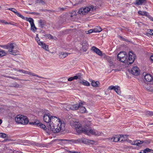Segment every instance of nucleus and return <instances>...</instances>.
<instances>
[{"instance_id": "nucleus-1", "label": "nucleus", "mask_w": 153, "mask_h": 153, "mask_svg": "<svg viewBox=\"0 0 153 153\" xmlns=\"http://www.w3.org/2000/svg\"><path fill=\"white\" fill-rule=\"evenodd\" d=\"M56 120V122L55 125L54 123V122H55L54 121H53V123L51 124V126L48 127L49 129H50L54 133L58 132L61 130L63 131L65 129V124L64 123L62 122L59 118Z\"/></svg>"}, {"instance_id": "nucleus-2", "label": "nucleus", "mask_w": 153, "mask_h": 153, "mask_svg": "<svg viewBox=\"0 0 153 153\" xmlns=\"http://www.w3.org/2000/svg\"><path fill=\"white\" fill-rule=\"evenodd\" d=\"M57 118L54 116H51L50 114H44L43 116V120L44 121L47 123V126L49 127V126H51V124L53 123V121L57 119Z\"/></svg>"}, {"instance_id": "nucleus-3", "label": "nucleus", "mask_w": 153, "mask_h": 153, "mask_svg": "<svg viewBox=\"0 0 153 153\" xmlns=\"http://www.w3.org/2000/svg\"><path fill=\"white\" fill-rule=\"evenodd\" d=\"M15 121L18 123L24 125H26L29 122L28 119L25 117L19 115H18L16 116L15 118Z\"/></svg>"}, {"instance_id": "nucleus-4", "label": "nucleus", "mask_w": 153, "mask_h": 153, "mask_svg": "<svg viewBox=\"0 0 153 153\" xmlns=\"http://www.w3.org/2000/svg\"><path fill=\"white\" fill-rule=\"evenodd\" d=\"M82 131L88 135L91 134L95 136H99L101 134L100 132H98L94 129H90L89 128H83L82 129Z\"/></svg>"}, {"instance_id": "nucleus-5", "label": "nucleus", "mask_w": 153, "mask_h": 153, "mask_svg": "<svg viewBox=\"0 0 153 153\" xmlns=\"http://www.w3.org/2000/svg\"><path fill=\"white\" fill-rule=\"evenodd\" d=\"M127 57L128 55L126 52L124 51H120L117 55V59L121 62L125 64L127 63Z\"/></svg>"}, {"instance_id": "nucleus-6", "label": "nucleus", "mask_w": 153, "mask_h": 153, "mask_svg": "<svg viewBox=\"0 0 153 153\" xmlns=\"http://www.w3.org/2000/svg\"><path fill=\"white\" fill-rule=\"evenodd\" d=\"M135 57V55L133 53V52L131 51L129 52L127 57V62L126 64L128 65L132 64L134 62Z\"/></svg>"}, {"instance_id": "nucleus-7", "label": "nucleus", "mask_w": 153, "mask_h": 153, "mask_svg": "<svg viewBox=\"0 0 153 153\" xmlns=\"http://www.w3.org/2000/svg\"><path fill=\"white\" fill-rule=\"evenodd\" d=\"M143 75L144 76V77L145 80V82L146 81L153 83V78L150 74H146V73L144 72L143 73Z\"/></svg>"}, {"instance_id": "nucleus-8", "label": "nucleus", "mask_w": 153, "mask_h": 153, "mask_svg": "<svg viewBox=\"0 0 153 153\" xmlns=\"http://www.w3.org/2000/svg\"><path fill=\"white\" fill-rule=\"evenodd\" d=\"M16 70L17 71H18L19 72H22V73H23V74H28L29 75H31L32 76H36L38 77L41 78L42 79L44 78L43 77L40 76H39L38 75H37L36 74H34L33 72H30V71H25L24 70H18L17 69H16Z\"/></svg>"}, {"instance_id": "nucleus-9", "label": "nucleus", "mask_w": 153, "mask_h": 153, "mask_svg": "<svg viewBox=\"0 0 153 153\" xmlns=\"http://www.w3.org/2000/svg\"><path fill=\"white\" fill-rule=\"evenodd\" d=\"M108 89L110 90H114L118 94L120 95L121 94L120 88L118 86H114L111 85L109 86Z\"/></svg>"}, {"instance_id": "nucleus-10", "label": "nucleus", "mask_w": 153, "mask_h": 153, "mask_svg": "<svg viewBox=\"0 0 153 153\" xmlns=\"http://www.w3.org/2000/svg\"><path fill=\"white\" fill-rule=\"evenodd\" d=\"M90 10L91 8L89 7L81 8L79 10L78 13L81 14L85 15V13H88Z\"/></svg>"}, {"instance_id": "nucleus-11", "label": "nucleus", "mask_w": 153, "mask_h": 153, "mask_svg": "<svg viewBox=\"0 0 153 153\" xmlns=\"http://www.w3.org/2000/svg\"><path fill=\"white\" fill-rule=\"evenodd\" d=\"M83 103H79V104H76L74 105H71L70 106V108L72 110H74L78 109L81 105H83Z\"/></svg>"}, {"instance_id": "nucleus-12", "label": "nucleus", "mask_w": 153, "mask_h": 153, "mask_svg": "<svg viewBox=\"0 0 153 153\" xmlns=\"http://www.w3.org/2000/svg\"><path fill=\"white\" fill-rule=\"evenodd\" d=\"M131 72L133 75L137 76L139 75L140 72L138 68L136 66L134 67L131 70Z\"/></svg>"}, {"instance_id": "nucleus-13", "label": "nucleus", "mask_w": 153, "mask_h": 153, "mask_svg": "<svg viewBox=\"0 0 153 153\" xmlns=\"http://www.w3.org/2000/svg\"><path fill=\"white\" fill-rule=\"evenodd\" d=\"M9 51L10 52V53L13 55H16V52L13 50L14 47L13 45V43H10L9 44Z\"/></svg>"}, {"instance_id": "nucleus-14", "label": "nucleus", "mask_w": 153, "mask_h": 153, "mask_svg": "<svg viewBox=\"0 0 153 153\" xmlns=\"http://www.w3.org/2000/svg\"><path fill=\"white\" fill-rule=\"evenodd\" d=\"M82 48L83 51H86L88 48V44L86 41L83 40L82 42Z\"/></svg>"}, {"instance_id": "nucleus-15", "label": "nucleus", "mask_w": 153, "mask_h": 153, "mask_svg": "<svg viewBox=\"0 0 153 153\" xmlns=\"http://www.w3.org/2000/svg\"><path fill=\"white\" fill-rule=\"evenodd\" d=\"M91 50L99 55H102L101 51L97 48L94 46H93L91 48Z\"/></svg>"}, {"instance_id": "nucleus-16", "label": "nucleus", "mask_w": 153, "mask_h": 153, "mask_svg": "<svg viewBox=\"0 0 153 153\" xmlns=\"http://www.w3.org/2000/svg\"><path fill=\"white\" fill-rule=\"evenodd\" d=\"M123 137V136H116L113 138H111V140L115 142H117L118 141L120 142V139H122Z\"/></svg>"}, {"instance_id": "nucleus-17", "label": "nucleus", "mask_w": 153, "mask_h": 153, "mask_svg": "<svg viewBox=\"0 0 153 153\" xmlns=\"http://www.w3.org/2000/svg\"><path fill=\"white\" fill-rule=\"evenodd\" d=\"M9 86L11 87H15L19 88H20L21 87V85L17 84L16 82L10 83L9 85Z\"/></svg>"}, {"instance_id": "nucleus-18", "label": "nucleus", "mask_w": 153, "mask_h": 153, "mask_svg": "<svg viewBox=\"0 0 153 153\" xmlns=\"http://www.w3.org/2000/svg\"><path fill=\"white\" fill-rule=\"evenodd\" d=\"M39 45L42 46V47L46 51H49L48 45H46L45 43L41 42H38Z\"/></svg>"}, {"instance_id": "nucleus-19", "label": "nucleus", "mask_w": 153, "mask_h": 153, "mask_svg": "<svg viewBox=\"0 0 153 153\" xmlns=\"http://www.w3.org/2000/svg\"><path fill=\"white\" fill-rule=\"evenodd\" d=\"M84 142H85V144H88L89 145L94 144L95 143V141L93 140H91L87 139H84Z\"/></svg>"}, {"instance_id": "nucleus-20", "label": "nucleus", "mask_w": 153, "mask_h": 153, "mask_svg": "<svg viewBox=\"0 0 153 153\" xmlns=\"http://www.w3.org/2000/svg\"><path fill=\"white\" fill-rule=\"evenodd\" d=\"M136 145L138 146H141L143 143H146L145 141L140 140H136Z\"/></svg>"}, {"instance_id": "nucleus-21", "label": "nucleus", "mask_w": 153, "mask_h": 153, "mask_svg": "<svg viewBox=\"0 0 153 153\" xmlns=\"http://www.w3.org/2000/svg\"><path fill=\"white\" fill-rule=\"evenodd\" d=\"M74 79H77L79 80H81L82 78V74L81 73L77 74L76 75L73 77Z\"/></svg>"}, {"instance_id": "nucleus-22", "label": "nucleus", "mask_w": 153, "mask_h": 153, "mask_svg": "<svg viewBox=\"0 0 153 153\" xmlns=\"http://www.w3.org/2000/svg\"><path fill=\"white\" fill-rule=\"evenodd\" d=\"M39 26L42 28L45 24V21L44 20L40 19L39 21Z\"/></svg>"}, {"instance_id": "nucleus-23", "label": "nucleus", "mask_w": 153, "mask_h": 153, "mask_svg": "<svg viewBox=\"0 0 153 153\" xmlns=\"http://www.w3.org/2000/svg\"><path fill=\"white\" fill-rule=\"evenodd\" d=\"M136 4L138 5H141L143 3L146 2V0H136Z\"/></svg>"}, {"instance_id": "nucleus-24", "label": "nucleus", "mask_w": 153, "mask_h": 153, "mask_svg": "<svg viewBox=\"0 0 153 153\" xmlns=\"http://www.w3.org/2000/svg\"><path fill=\"white\" fill-rule=\"evenodd\" d=\"M68 53L65 52H62L60 53L59 56L60 58H64L68 56Z\"/></svg>"}, {"instance_id": "nucleus-25", "label": "nucleus", "mask_w": 153, "mask_h": 153, "mask_svg": "<svg viewBox=\"0 0 153 153\" xmlns=\"http://www.w3.org/2000/svg\"><path fill=\"white\" fill-rule=\"evenodd\" d=\"M102 30V28L99 26H96L94 29V32L95 33H99Z\"/></svg>"}, {"instance_id": "nucleus-26", "label": "nucleus", "mask_w": 153, "mask_h": 153, "mask_svg": "<svg viewBox=\"0 0 153 153\" xmlns=\"http://www.w3.org/2000/svg\"><path fill=\"white\" fill-rule=\"evenodd\" d=\"M91 84L93 87H98L99 86L100 82L98 81L95 82L93 81L91 82Z\"/></svg>"}, {"instance_id": "nucleus-27", "label": "nucleus", "mask_w": 153, "mask_h": 153, "mask_svg": "<svg viewBox=\"0 0 153 153\" xmlns=\"http://www.w3.org/2000/svg\"><path fill=\"white\" fill-rule=\"evenodd\" d=\"M79 111L82 113H87V111L86 108L85 107L83 106L82 105H81L79 108Z\"/></svg>"}, {"instance_id": "nucleus-28", "label": "nucleus", "mask_w": 153, "mask_h": 153, "mask_svg": "<svg viewBox=\"0 0 153 153\" xmlns=\"http://www.w3.org/2000/svg\"><path fill=\"white\" fill-rule=\"evenodd\" d=\"M24 19H23L26 20L27 21H28L30 23V25L31 24H32L34 23L33 19L31 18H28V17H24Z\"/></svg>"}, {"instance_id": "nucleus-29", "label": "nucleus", "mask_w": 153, "mask_h": 153, "mask_svg": "<svg viewBox=\"0 0 153 153\" xmlns=\"http://www.w3.org/2000/svg\"><path fill=\"white\" fill-rule=\"evenodd\" d=\"M107 58L108 62L109 63V66H111L113 65L114 63L112 61V58L111 57L108 56Z\"/></svg>"}, {"instance_id": "nucleus-30", "label": "nucleus", "mask_w": 153, "mask_h": 153, "mask_svg": "<svg viewBox=\"0 0 153 153\" xmlns=\"http://www.w3.org/2000/svg\"><path fill=\"white\" fill-rule=\"evenodd\" d=\"M138 13L139 14L142 16H149L148 13L146 11L142 12L141 11H139Z\"/></svg>"}, {"instance_id": "nucleus-31", "label": "nucleus", "mask_w": 153, "mask_h": 153, "mask_svg": "<svg viewBox=\"0 0 153 153\" xmlns=\"http://www.w3.org/2000/svg\"><path fill=\"white\" fill-rule=\"evenodd\" d=\"M84 139H85V138H79L78 139L76 140H75V143H83L85 144V142H84Z\"/></svg>"}, {"instance_id": "nucleus-32", "label": "nucleus", "mask_w": 153, "mask_h": 153, "mask_svg": "<svg viewBox=\"0 0 153 153\" xmlns=\"http://www.w3.org/2000/svg\"><path fill=\"white\" fill-rule=\"evenodd\" d=\"M80 83L87 86H89L90 85V83L88 81L85 80L81 81Z\"/></svg>"}, {"instance_id": "nucleus-33", "label": "nucleus", "mask_w": 153, "mask_h": 153, "mask_svg": "<svg viewBox=\"0 0 153 153\" xmlns=\"http://www.w3.org/2000/svg\"><path fill=\"white\" fill-rule=\"evenodd\" d=\"M37 126L40 127V128L43 129L44 130H45L47 129L45 125L40 123H38Z\"/></svg>"}, {"instance_id": "nucleus-34", "label": "nucleus", "mask_w": 153, "mask_h": 153, "mask_svg": "<svg viewBox=\"0 0 153 153\" xmlns=\"http://www.w3.org/2000/svg\"><path fill=\"white\" fill-rule=\"evenodd\" d=\"M31 30H32L33 32H35L37 29V28L35 27L34 23H33L32 24H31Z\"/></svg>"}, {"instance_id": "nucleus-35", "label": "nucleus", "mask_w": 153, "mask_h": 153, "mask_svg": "<svg viewBox=\"0 0 153 153\" xmlns=\"http://www.w3.org/2000/svg\"><path fill=\"white\" fill-rule=\"evenodd\" d=\"M75 127L76 128H79L81 127V125L80 124V123L78 122H76L74 123Z\"/></svg>"}, {"instance_id": "nucleus-36", "label": "nucleus", "mask_w": 153, "mask_h": 153, "mask_svg": "<svg viewBox=\"0 0 153 153\" xmlns=\"http://www.w3.org/2000/svg\"><path fill=\"white\" fill-rule=\"evenodd\" d=\"M16 15H17L18 16L22 18L23 19H24L25 17L21 15L19 13H18L17 10L16 11V12L15 13Z\"/></svg>"}, {"instance_id": "nucleus-37", "label": "nucleus", "mask_w": 153, "mask_h": 153, "mask_svg": "<svg viewBox=\"0 0 153 153\" xmlns=\"http://www.w3.org/2000/svg\"><path fill=\"white\" fill-rule=\"evenodd\" d=\"M6 53L4 51L0 49V57H2L5 55Z\"/></svg>"}, {"instance_id": "nucleus-38", "label": "nucleus", "mask_w": 153, "mask_h": 153, "mask_svg": "<svg viewBox=\"0 0 153 153\" xmlns=\"http://www.w3.org/2000/svg\"><path fill=\"white\" fill-rule=\"evenodd\" d=\"M119 136H123V138L120 139V142H123L126 140V138L127 137V136L126 135H119Z\"/></svg>"}, {"instance_id": "nucleus-39", "label": "nucleus", "mask_w": 153, "mask_h": 153, "mask_svg": "<svg viewBox=\"0 0 153 153\" xmlns=\"http://www.w3.org/2000/svg\"><path fill=\"white\" fill-rule=\"evenodd\" d=\"M0 22L2 23H4L5 24H10V25H13L11 22H9L8 23L4 20H0Z\"/></svg>"}, {"instance_id": "nucleus-40", "label": "nucleus", "mask_w": 153, "mask_h": 153, "mask_svg": "<svg viewBox=\"0 0 153 153\" xmlns=\"http://www.w3.org/2000/svg\"><path fill=\"white\" fill-rule=\"evenodd\" d=\"M146 115L148 116H152L153 115V112L151 111H148L146 114Z\"/></svg>"}, {"instance_id": "nucleus-41", "label": "nucleus", "mask_w": 153, "mask_h": 153, "mask_svg": "<svg viewBox=\"0 0 153 153\" xmlns=\"http://www.w3.org/2000/svg\"><path fill=\"white\" fill-rule=\"evenodd\" d=\"M144 150L146 153L152 152L153 150L152 149H149L148 148H146V149H144Z\"/></svg>"}, {"instance_id": "nucleus-42", "label": "nucleus", "mask_w": 153, "mask_h": 153, "mask_svg": "<svg viewBox=\"0 0 153 153\" xmlns=\"http://www.w3.org/2000/svg\"><path fill=\"white\" fill-rule=\"evenodd\" d=\"M0 135L1 137L4 138L7 137V135L4 133H0Z\"/></svg>"}, {"instance_id": "nucleus-43", "label": "nucleus", "mask_w": 153, "mask_h": 153, "mask_svg": "<svg viewBox=\"0 0 153 153\" xmlns=\"http://www.w3.org/2000/svg\"><path fill=\"white\" fill-rule=\"evenodd\" d=\"M36 2L38 3H41L43 5H44L45 4V2L44 1L42 0H37Z\"/></svg>"}, {"instance_id": "nucleus-44", "label": "nucleus", "mask_w": 153, "mask_h": 153, "mask_svg": "<svg viewBox=\"0 0 153 153\" xmlns=\"http://www.w3.org/2000/svg\"><path fill=\"white\" fill-rule=\"evenodd\" d=\"M8 10H10L13 12L14 13H15L16 11V10L14 8H10L8 9Z\"/></svg>"}, {"instance_id": "nucleus-45", "label": "nucleus", "mask_w": 153, "mask_h": 153, "mask_svg": "<svg viewBox=\"0 0 153 153\" xmlns=\"http://www.w3.org/2000/svg\"><path fill=\"white\" fill-rule=\"evenodd\" d=\"M29 13L31 14H34L36 16L39 15V13L33 12H30Z\"/></svg>"}, {"instance_id": "nucleus-46", "label": "nucleus", "mask_w": 153, "mask_h": 153, "mask_svg": "<svg viewBox=\"0 0 153 153\" xmlns=\"http://www.w3.org/2000/svg\"><path fill=\"white\" fill-rule=\"evenodd\" d=\"M3 48L5 49H9V44L3 45Z\"/></svg>"}, {"instance_id": "nucleus-47", "label": "nucleus", "mask_w": 153, "mask_h": 153, "mask_svg": "<svg viewBox=\"0 0 153 153\" xmlns=\"http://www.w3.org/2000/svg\"><path fill=\"white\" fill-rule=\"evenodd\" d=\"M45 36L48 38H50V37H51V35L50 34H46L45 35Z\"/></svg>"}, {"instance_id": "nucleus-48", "label": "nucleus", "mask_w": 153, "mask_h": 153, "mask_svg": "<svg viewBox=\"0 0 153 153\" xmlns=\"http://www.w3.org/2000/svg\"><path fill=\"white\" fill-rule=\"evenodd\" d=\"M37 36V35H36V40L37 42L38 43V42L40 41L39 38L38 36Z\"/></svg>"}, {"instance_id": "nucleus-49", "label": "nucleus", "mask_w": 153, "mask_h": 153, "mask_svg": "<svg viewBox=\"0 0 153 153\" xmlns=\"http://www.w3.org/2000/svg\"><path fill=\"white\" fill-rule=\"evenodd\" d=\"M88 33H92L93 32H94V29H91L89 30L88 31Z\"/></svg>"}, {"instance_id": "nucleus-50", "label": "nucleus", "mask_w": 153, "mask_h": 153, "mask_svg": "<svg viewBox=\"0 0 153 153\" xmlns=\"http://www.w3.org/2000/svg\"><path fill=\"white\" fill-rule=\"evenodd\" d=\"M74 80L73 77H70L68 79V81H71Z\"/></svg>"}, {"instance_id": "nucleus-51", "label": "nucleus", "mask_w": 153, "mask_h": 153, "mask_svg": "<svg viewBox=\"0 0 153 153\" xmlns=\"http://www.w3.org/2000/svg\"><path fill=\"white\" fill-rule=\"evenodd\" d=\"M150 31L149 32L150 33V34L151 35H153V30L149 29Z\"/></svg>"}, {"instance_id": "nucleus-52", "label": "nucleus", "mask_w": 153, "mask_h": 153, "mask_svg": "<svg viewBox=\"0 0 153 153\" xmlns=\"http://www.w3.org/2000/svg\"><path fill=\"white\" fill-rule=\"evenodd\" d=\"M40 10L41 11H42V12H43V11H44V12H47V11H48L49 10H47V9H40Z\"/></svg>"}, {"instance_id": "nucleus-53", "label": "nucleus", "mask_w": 153, "mask_h": 153, "mask_svg": "<svg viewBox=\"0 0 153 153\" xmlns=\"http://www.w3.org/2000/svg\"><path fill=\"white\" fill-rule=\"evenodd\" d=\"M136 140L135 141H133L131 143V144L134 145H136Z\"/></svg>"}, {"instance_id": "nucleus-54", "label": "nucleus", "mask_w": 153, "mask_h": 153, "mask_svg": "<svg viewBox=\"0 0 153 153\" xmlns=\"http://www.w3.org/2000/svg\"><path fill=\"white\" fill-rule=\"evenodd\" d=\"M148 16L149 17V18L150 19V20L153 21V18L152 17L150 16L149 15Z\"/></svg>"}, {"instance_id": "nucleus-55", "label": "nucleus", "mask_w": 153, "mask_h": 153, "mask_svg": "<svg viewBox=\"0 0 153 153\" xmlns=\"http://www.w3.org/2000/svg\"><path fill=\"white\" fill-rule=\"evenodd\" d=\"M10 78L11 79H14V80H18V78H17L16 77H14L12 76V77H10Z\"/></svg>"}, {"instance_id": "nucleus-56", "label": "nucleus", "mask_w": 153, "mask_h": 153, "mask_svg": "<svg viewBox=\"0 0 153 153\" xmlns=\"http://www.w3.org/2000/svg\"><path fill=\"white\" fill-rule=\"evenodd\" d=\"M150 59L152 61H153V55H152L150 56Z\"/></svg>"}, {"instance_id": "nucleus-57", "label": "nucleus", "mask_w": 153, "mask_h": 153, "mask_svg": "<svg viewBox=\"0 0 153 153\" xmlns=\"http://www.w3.org/2000/svg\"><path fill=\"white\" fill-rule=\"evenodd\" d=\"M70 153H78L76 152H72V151H69Z\"/></svg>"}, {"instance_id": "nucleus-58", "label": "nucleus", "mask_w": 153, "mask_h": 153, "mask_svg": "<svg viewBox=\"0 0 153 153\" xmlns=\"http://www.w3.org/2000/svg\"><path fill=\"white\" fill-rule=\"evenodd\" d=\"M38 123H36V122H33V125H36V126H37V124Z\"/></svg>"}, {"instance_id": "nucleus-59", "label": "nucleus", "mask_w": 153, "mask_h": 153, "mask_svg": "<svg viewBox=\"0 0 153 153\" xmlns=\"http://www.w3.org/2000/svg\"><path fill=\"white\" fill-rule=\"evenodd\" d=\"M139 153H146V152H145L144 150H142Z\"/></svg>"}, {"instance_id": "nucleus-60", "label": "nucleus", "mask_w": 153, "mask_h": 153, "mask_svg": "<svg viewBox=\"0 0 153 153\" xmlns=\"http://www.w3.org/2000/svg\"><path fill=\"white\" fill-rule=\"evenodd\" d=\"M60 10H64V9L63 8H60Z\"/></svg>"}, {"instance_id": "nucleus-61", "label": "nucleus", "mask_w": 153, "mask_h": 153, "mask_svg": "<svg viewBox=\"0 0 153 153\" xmlns=\"http://www.w3.org/2000/svg\"><path fill=\"white\" fill-rule=\"evenodd\" d=\"M2 120L1 119H0V125L2 123Z\"/></svg>"}, {"instance_id": "nucleus-62", "label": "nucleus", "mask_w": 153, "mask_h": 153, "mask_svg": "<svg viewBox=\"0 0 153 153\" xmlns=\"http://www.w3.org/2000/svg\"><path fill=\"white\" fill-rule=\"evenodd\" d=\"M50 38L51 39H53L54 38L51 35V37H50Z\"/></svg>"}, {"instance_id": "nucleus-63", "label": "nucleus", "mask_w": 153, "mask_h": 153, "mask_svg": "<svg viewBox=\"0 0 153 153\" xmlns=\"http://www.w3.org/2000/svg\"><path fill=\"white\" fill-rule=\"evenodd\" d=\"M69 16H70V17H72L73 16L71 14H70Z\"/></svg>"}, {"instance_id": "nucleus-64", "label": "nucleus", "mask_w": 153, "mask_h": 153, "mask_svg": "<svg viewBox=\"0 0 153 153\" xmlns=\"http://www.w3.org/2000/svg\"><path fill=\"white\" fill-rule=\"evenodd\" d=\"M7 77H8V78H11L10 77H12V76H7Z\"/></svg>"}]
</instances>
